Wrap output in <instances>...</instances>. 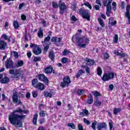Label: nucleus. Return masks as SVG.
Wrapping results in <instances>:
<instances>
[{
	"label": "nucleus",
	"instance_id": "nucleus-57",
	"mask_svg": "<svg viewBox=\"0 0 130 130\" xmlns=\"http://www.w3.org/2000/svg\"><path fill=\"white\" fill-rule=\"evenodd\" d=\"M9 74H10V75H15V70L11 69L9 71Z\"/></svg>",
	"mask_w": 130,
	"mask_h": 130
},
{
	"label": "nucleus",
	"instance_id": "nucleus-48",
	"mask_svg": "<svg viewBox=\"0 0 130 130\" xmlns=\"http://www.w3.org/2000/svg\"><path fill=\"white\" fill-rule=\"evenodd\" d=\"M52 7L54 8V9H57V8H58V4L55 2H52Z\"/></svg>",
	"mask_w": 130,
	"mask_h": 130
},
{
	"label": "nucleus",
	"instance_id": "nucleus-34",
	"mask_svg": "<svg viewBox=\"0 0 130 130\" xmlns=\"http://www.w3.org/2000/svg\"><path fill=\"white\" fill-rule=\"evenodd\" d=\"M114 54H117V55H119V56H120V57H124V56H125V54H124L123 53H121L116 51H115Z\"/></svg>",
	"mask_w": 130,
	"mask_h": 130
},
{
	"label": "nucleus",
	"instance_id": "nucleus-28",
	"mask_svg": "<svg viewBox=\"0 0 130 130\" xmlns=\"http://www.w3.org/2000/svg\"><path fill=\"white\" fill-rule=\"evenodd\" d=\"M47 114L46 111L43 110H41L39 113V115L41 117H44Z\"/></svg>",
	"mask_w": 130,
	"mask_h": 130
},
{
	"label": "nucleus",
	"instance_id": "nucleus-47",
	"mask_svg": "<svg viewBox=\"0 0 130 130\" xmlns=\"http://www.w3.org/2000/svg\"><path fill=\"white\" fill-rule=\"evenodd\" d=\"M77 93L78 95H83V94H84V90L82 89H79L77 90Z\"/></svg>",
	"mask_w": 130,
	"mask_h": 130
},
{
	"label": "nucleus",
	"instance_id": "nucleus-46",
	"mask_svg": "<svg viewBox=\"0 0 130 130\" xmlns=\"http://www.w3.org/2000/svg\"><path fill=\"white\" fill-rule=\"evenodd\" d=\"M40 60H41V57H35L34 58V61L35 62H37V61H40Z\"/></svg>",
	"mask_w": 130,
	"mask_h": 130
},
{
	"label": "nucleus",
	"instance_id": "nucleus-39",
	"mask_svg": "<svg viewBox=\"0 0 130 130\" xmlns=\"http://www.w3.org/2000/svg\"><path fill=\"white\" fill-rule=\"evenodd\" d=\"M68 125L71 127V128H73V129H76V126L74 123H69Z\"/></svg>",
	"mask_w": 130,
	"mask_h": 130
},
{
	"label": "nucleus",
	"instance_id": "nucleus-26",
	"mask_svg": "<svg viewBox=\"0 0 130 130\" xmlns=\"http://www.w3.org/2000/svg\"><path fill=\"white\" fill-rule=\"evenodd\" d=\"M82 74H85V71L83 70H79L76 75V78H80Z\"/></svg>",
	"mask_w": 130,
	"mask_h": 130
},
{
	"label": "nucleus",
	"instance_id": "nucleus-61",
	"mask_svg": "<svg viewBox=\"0 0 130 130\" xmlns=\"http://www.w3.org/2000/svg\"><path fill=\"white\" fill-rule=\"evenodd\" d=\"M21 19L23 20H26L27 19V17L25 16V15L22 14V15H21Z\"/></svg>",
	"mask_w": 130,
	"mask_h": 130
},
{
	"label": "nucleus",
	"instance_id": "nucleus-44",
	"mask_svg": "<svg viewBox=\"0 0 130 130\" xmlns=\"http://www.w3.org/2000/svg\"><path fill=\"white\" fill-rule=\"evenodd\" d=\"M43 45L44 46H45L44 48V51L45 52H47L48 49H49V45H46V44H45V45Z\"/></svg>",
	"mask_w": 130,
	"mask_h": 130
},
{
	"label": "nucleus",
	"instance_id": "nucleus-3",
	"mask_svg": "<svg viewBox=\"0 0 130 130\" xmlns=\"http://www.w3.org/2000/svg\"><path fill=\"white\" fill-rule=\"evenodd\" d=\"M79 13L80 15L82 16V18H83V19H86L87 21H90V18L91 16H90V13H89V11L83 9H80L79 10Z\"/></svg>",
	"mask_w": 130,
	"mask_h": 130
},
{
	"label": "nucleus",
	"instance_id": "nucleus-1",
	"mask_svg": "<svg viewBox=\"0 0 130 130\" xmlns=\"http://www.w3.org/2000/svg\"><path fill=\"white\" fill-rule=\"evenodd\" d=\"M29 113V111L25 110H22V109L18 108L16 110H14L13 112L10 114L9 116V120L11 123L17 127H22L23 124L22 123V119L23 117H25L24 115H19L15 113Z\"/></svg>",
	"mask_w": 130,
	"mask_h": 130
},
{
	"label": "nucleus",
	"instance_id": "nucleus-10",
	"mask_svg": "<svg viewBox=\"0 0 130 130\" xmlns=\"http://www.w3.org/2000/svg\"><path fill=\"white\" fill-rule=\"evenodd\" d=\"M4 75L1 74H0V82L2 84H7L10 82V79L8 77L5 76L4 78Z\"/></svg>",
	"mask_w": 130,
	"mask_h": 130
},
{
	"label": "nucleus",
	"instance_id": "nucleus-18",
	"mask_svg": "<svg viewBox=\"0 0 130 130\" xmlns=\"http://www.w3.org/2000/svg\"><path fill=\"white\" fill-rule=\"evenodd\" d=\"M107 126V124L106 123L103 122L98 124V128L102 129V128H105Z\"/></svg>",
	"mask_w": 130,
	"mask_h": 130
},
{
	"label": "nucleus",
	"instance_id": "nucleus-58",
	"mask_svg": "<svg viewBox=\"0 0 130 130\" xmlns=\"http://www.w3.org/2000/svg\"><path fill=\"white\" fill-rule=\"evenodd\" d=\"M109 125L110 126V129L112 130L113 127V124L111 122H109Z\"/></svg>",
	"mask_w": 130,
	"mask_h": 130
},
{
	"label": "nucleus",
	"instance_id": "nucleus-25",
	"mask_svg": "<svg viewBox=\"0 0 130 130\" xmlns=\"http://www.w3.org/2000/svg\"><path fill=\"white\" fill-rule=\"evenodd\" d=\"M54 52L53 51H50L49 54V57L50 58V59L52 60H54Z\"/></svg>",
	"mask_w": 130,
	"mask_h": 130
},
{
	"label": "nucleus",
	"instance_id": "nucleus-31",
	"mask_svg": "<svg viewBox=\"0 0 130 130\" xmlns=\"http://www.w3.org/2000/svg\"><path fill=\"white\" fill-rule=\"evenodd\" d=\"M92 93L94 96H95V98L96 97H98V96H101V93H100L99 92H98L97 90L92 91Z\"/></svg>",
	"mask_w": 130,
	"mask_h": 130
},
{
	"label": "nucleus",
	"instance_id": "nucleus-49",
	"mask_svg": "<svg viewBox=\"0 0 130 130\" xmlns=\"http://www.w3.org/2000/svg\"><path fill=\"white\" fill-rule=\"evenodd\" d=\"M69 53H71V51H68L67 50H64L63 52V55H68Z\"/></svg>",
	"mask_w": 130,
	"mask_h": 130
},
{
	"label": "nucleus",
	"instance_id": "nucleus-60",
	"mask_svg": "<svg viewBox=\"0 0 130 130\" xmlns=\"http://www.w3.org/2000/svg\"><path fill=\"white\" fill-rule=\"evenodd\" d=\"M87 74L90 75V68L87 67L85 70Z\"/></svg>",
	"mask_w": 130,
	"mask_h": 130
},
{
	"label": "nucleus",
	"instance_id": "nucleus-6",
	"mask_svg": "<svg viewBox=\"0 0 130 130\" xmlns=\"http://www.w3.org/2000/svg\"><path fill=\"white\" fill-rule=\"evenodd\" d=\"M12 98V101L15 104H17V103H18V105H21L22 104V101L18 98V92L17 91H15L13 92V95Z\"/></svg>",
	"mask_w": 130,
	"mask_h": 130
},
{
	"label": "nucleus",
	"instance_id": "nucleus-43",
	"mask_svg": "<svg viewBox=\"0 0 130 130\" xmlns=\"http://www.w3.org/2000/svg\"><path fill=\"white\" fill-rule=\"evenodd\" d=\"M96 124H97V121H94L91 124V127L94 130L96 129Z\"/></svg>",
	"mask_w": 130,
	"mask_h": 130
},
{
	"label": "nucleus",
	"instance_id": "nucleus-29",
	"mask_svg": "<svg viewBox=\"0 0 130 130\" xmlns=\"http://www.w3.org/2000/svg\"><path fill=\"white\" fill-rule=\"evenodd\" d=\"M102 57L103 59H107L109 58V55L107 53H104L102 54Z\"/></svg>",
	"mask_w": 130,
	"mask_h": 130
},
{
	"label": "nucleus",
	"instance_id": "nucleus-42",
	"mask_svg": "<svg viewBox=\"0 0 130 130\" xmlns=\"http://www.w3.org/2000/svg\"><path fill=\"white\" fill-rule=\"evenodd\" d=\"M83 122H84V123H86V124H87V125H89V124H91V122L89 120H88L86 118H84L83 119Z\"/></svg>",
	"mask_w": 130,
	"mask_h": 130
},
{
	"label": "nucleus",
	"instance_id": "nucleus-51",
	"mask_svg": "<svg viewBox=\"0 0 130 130\" xmlns=\"http://www.w3.org/2000/svg\"><path fill=\"white\" fill-rule=\"evenodd\" d=\"M107 7V11L106 12H111V5H108V6H105Z\"/></svg>",
	"mask_w": 130,
	"mask_h": 130
},
{
	"label": "nucleus",
	"instance_id": "nucleus-12",
	"mask_svg": "<svg viewBox=\"0 0 130 130\" xmlns=\"http://www.w3.org/2000/svg\"><path fill=\"white\" fill-rule=\"evenodd\" d=\"M85 61L86 66H94V63H95V61H94L93 60L88 58L85 59Z\"/></svg>",
	"mask_w": 130,
	"mask_h": 130
},
{
	"label": "nucleus",
	"instance_id": "nucleus-24",
	"mask_svg": "<svg viewBox=\"0 0 130 130\" xmlns=\"http://www.w3.org/2000/svg\"><path fill=\"white\" fill-rule=\"evenodd\" d=\"M38 36L39 37V38H43V30L41 27L40 28V30L38 32Z\"/></svg>",
	"mask_w": 130,
	"mask_h": 130
},
{
	"label": "nucleus",
	"instance_id": "nucleus-19",
	"mask_svg": "<svg viewBox=\"0 0 130 130\" xmlns=\"http://www.w3.org/2000/svg\"><path fill=\"white\" fill-rule=\"evenodd\" d=\"M37 118H38V114H35L32 119V122L35 125H37Z\"/></svg>",
	"mask_w": 130,
	"mask_h": 130
},
{
	"label": "nucleus",
	"instance_id": "nucleus-7",
	"mask_svg": "<svg viewBox=\"0 0 130 130\" xmlns=\"http://www.w3.org/2000/svg\"><path fill=\"white\" fill-rule=\"evenodd\" d=\"M70 84H71V78H70V76H66L63 79V82L61 83L60 86L62 88H64L66 86L69 87Z\"/></svg>",
	"mask_w": 130,
	"mask_h": 130
},
{
	"label": "nucleus",
	"instance_id": "nucleus-36",
	"mask_svg": "<svg viewBox=\"0 0 130 130\" xmlns=\"http://www.w3.org/2000/svg\"><path fill=\"white\" fill-rule=\"evenodd\" d=\"M95 105H98V106H100L101 105V102H99V100L98 97L95 98V100L94 101Z\"/></svg>",
	"mask_w": 130,
	"mask_h": 130
},
{
	"label": "nucleus",
	"instance_id": "nucleus-35",
	"mask_svg": "<svg viewBox=\"0 0 130 130\" xmlns=\"http://www.w3.org/2000/svg\"><path fill=\"white\" fill-rule=\"evenodd\" d=\"M38 84V80L37 79H35L32 81V85L35 88V86H37Z\"/></svg>",
	"mask_w": 130,
	"mask_h": 130
},
{
	"label": "nucleus",
	"instance_id": "nucleus-14",
	"mask_svg": "<svg viewBox=\"0 0 130 130\" xmlns=\"http://www.w3.org/2000/svg\"><path fill=\"white\" fill-rule=\"evenodd\" d=\"M35 88L36 89H38V90H39L40 91H43V90H44V84L39 82L37 84V85L35 86Z\"/></svg>",
	"mask_w": 130,
	"mask_h": 130
},
{
	"label": "nucleus",
	"instance_id": "nucleus-41",
	"mask_svg": "<svg viewBox=\"0 0 130 130\" xmlns=\"http://www.w3.org/2000/svg\"><path fill=\"white\" fill-rule=\"evenodd\" d=\"M70 20H71V21L73 22H77L78 21V18H76L75 15H73L71 17Z\"/></svg>",
	"mask_w": 130,
	"mask_h": 130
},
{
	"label": "nucleus",
	"instance_id": "nucleus-38",
	"mask_svg": "<svg viewBox=\"0 0 130 130\" xmlns=\"http://www.w3.org/2000/svg\"><path fill=\"white\" fill-rule=\"evenodd\" d=\"M59 8L60 9H65L66 10L67 9V6H66V4H64V3H63L59 5Z\"/></svg>",
	"mask_w": 130,
	"mask_h": 130
},
{
	"label": "nucleus",
	"instance_id": "nucleus-2",
	"mask_svg": "<svg viewBox=\"0 0 130 130\" xmlns=\"http://www.w3.org/2000/svg\"><path fill=\"white\" fill-rule=\"evenodd\" d=\"M76 45L81 48H85L86 44H89L90 40L87 37H77L76 38Z\"/></svg>",
	"mask_w": 130,
	"mask_h": 130
},
{
	"label": "nucleus",
	"instance_id": "nucleus-22",
	"mask_svg": "<svg viewBox=\"0 0 130 130\" xmlns=\"http://www.w3.org/2000/svg\"><path fill=\"white\" fill-rule=\"evenodd\" d=\"M24 65V62L22 60H19L16 63V67L17 68H20V67H23Z\"/></svg>",
	"mask_w": 130,
	"mask_h": 130
},
{
	"label": "nucleus",
	"instance_id": "nucleus-33",
	"mask_svg": "<svg viewBox=\"0 0 130 130\" xmlns=\"http://www.w3.org/2000/svg\"><path fill=\"white\" fill-rule=\"evenodd\" d=\"M97 73L98 76H100V77L101 76V75H102V69H101V67H98Z\"/></svg>",
	"mask_w": 130,
	"mask_h": 130
},
{
	"label": "nucleus",
	"instance_id": "nucleus-17",
	"mask_svg": "<svg viewBox=\"0 0 130 130\" xmlns=\"http://www.w3.org/2000/svg\"><path fill=\"white\" fill-rule=\"evenodd\" d=\"M44 72L46 74H51V73H52V67L49 66L47 67L44 69Z\"/></svg>",
	"mask_w": 130,
	"mask_h": 130
},
{
	"label": "nucleus",
	"instance_id": "nucleus-20",
	"mask_svg": "<svg viewBox=\"0 0 130 130\" xmlns=\"http://www.w3.org/2000/svg\"><path fill=\"white\" fill-rule=\"evenodd\" d=\"M55 44L57 46H60V45H62V43H61V39L57 38Z\"/></svg>",
	"mask_w": 130,
	"mask_h": 130
},
{
	"label": "nucleus",
	"instance_id": "nucleus-5",
	"mask_svg": "<svg viewBox=\"0 0 130 130\" xmlns=\"http://www.w3.org/2000/svg\"><path fill=\"white\" fill-rule=\"evenodd\" d=\"M114 76H116V74L113 72H111L107 74H104L102 78L103 81H109L111 79L114 78Z\"/></svg>",
	"mask_w": 130,
	"mask_h": 130
},
{
	"label": "nucleus",
	"instance_id": "nucleus-55",
	"mask_svg": "<svg viewBox=\"0 0 130 130\" xmlns=\"http://www.w3.org/2000/svg\"><path fill=\"white\" fill-rule=\"evenodd\" d=\"M57 38L56 37H54V38H52L51 40V42H53L54 44H55V42L56 41V39H57Z\"/></svg>",
	"mask_w": 130,
	"mask_h": 130
},
{
	"label": "nucleus",
	"instance_id": "nucleus-13",
	"mask_svg": "<svg viewBox=\"0 0 130 130\" xmlns=\"http://www.w3.org/2000/svg\"><path fill=\"white\" fill-rule=\"evenodd\" d=\"M54 94H55V92L54 91H53V90H51L50 92H48V91H45L44 92V95L45 97H50V98H51V97H52L53 95H54Z\"/></svg>",
	"mask_w": 130,
	"mask_h": 130
},
{
	"label": "nucleus",
	"instance_id": "nucleus-30",
	"mask_svg": "<svg viewBox=\"0 0 130 130\" xmlns=\"http://www.w3.org/2000/svg\"><path fill=\"white\" fill-rule=\"evenodd\" d=\"M50 40V36H48L47 37H46L44 39V42H42L43 45H45L46 44V42H48Z\"/></svg>",
	"mask_w": 130,
	"mask_h": 130
},
{
	"label": "nucleus",
	"instance_id": "nucleus-27",
	"mask_svg": "<svg viewBox=\"0 0 130 130\" xmlns=\"http://www.w3.org/2000/svg\"><path fill=\"white\" fill-rule=\"evenodd\" d=\"M121 111V109L120 108H114L113 110V112H114V114H115V115H117V113H118V112H120Z\"/></svg>",
	"mask_w": 130,
	"mask_h": 130
},
{
	"label": "nucleus",
	"instance_id": "nucleus-32",
	"mask_svg": "<svg viewBox=\"0 0 130 130\" xmlns=\"http://www.w3.org/2000/svg\"><path fill=\"white\" fill-rule=\"evenodd\" d=\"M11 54L12 56H14L15 58H18V57H19V54L16 51H12Z\"/></svg>",
	"mask_w": 130,
	"mask_h": 130
},
{
	"label": "nucleus",
	"instance_id": "nucleus-21",
	"mask_svg": "<svg viewBox=\"0 0 130 130\" xmlns=\"http://www.w3.org/2000/svg\"><path fill=\"white\" fill-rule=\"evenodd\" d=\"M111 3H112V0H104L103 2L104 6H111Z\"/></svg>",
	"mask_w": 130,
	"mask_h": 130
},
{
	"label": "nucleus",
	"instance_id": "nucleus-23",
	"mask_svg": "<svg viewBox=\"0 0 130 130\" xmlns=\"http://www.w3.org/2000/svg\"><path fill=\"white\" fill-rule=\"evenodd\" d=\"M87 103L88 104H92V103H93V96H92L91 94L88 95Z\"/></svg>",
	"mask_w": 130,
	"mask_h": 130
},
{
	"label": "nucleus",
	"instance_id": "nucleus-8",
	"mask_svg": "<svg viewBox=\"0 0 130 130\" xmlns=\"http://www.w3.org/2000/svg\"><path fill=\"white\" fill-rule=\"evenodd\" d=\"M21 75L22 74L20 72V70H16L15 71V74L12 76L11 78L13 79V80H15V81H18L20 79V77H21Z\"/></svg>",
	"mask_w": 130,
	"mask_h": 130
},
{
	"label": "nucleus",
	"instance_id": "nucleus-9",
	"mask_svg": "<svg viewBox=\"0 0 130 130\" xmlns=\"http://www.w3.org/2000/svg\"><path fill=\"white\" fill-rule=\"evenodd\" d=\"M38 78L40 81H43L46 85H48V79L44 74L38 75Z\"/></svg>",
	"mask_w": 130,
	"mask_h": 130
},
{
	"label": "nucleus",
	"instance_id": "nucleus-53",
	"mask_svg": "<svg viewBox=\"0 0 130 130\" xmlns=\"http://www.w3.org/2000/svg\"><path fill=\"white\" fill-rule=\"evenodd\" d=\"M61 61L62 63H66V62H68V58L67 57H63L62 58Z\"/></svg>",
	"mask_w": 130,
	"mask_h": 130
},
{
	"label": "nucleus",
	"instance_id": "nucleus-59",
	"mask_svg": "<svg viewBox=\"0 0 130 130\" xmlns=\"http://www.w3.org/2000/svg\"><path fill=\"white\" fill-rule=\"evenodd\" d=\"M78 129L79 130H84L83 128V125L82 124H79L78 125Z\"/></svg>",
	"mask_w": 130,
	"mask_h": 130
},
{
	"label": "nucleus",
	"instance_id": "nucleus-45",
	"mask_svg": "<svg viewBox=\"0 0 130 130\" xmlns=\"http://www.w3.org/2000/svg\"><path fill=\"white\" fill-rule=\"evenodd\" d=\"M117 41H118V35H117V34H115L114 38V43H117Z\"/></svg>",
	"mask_w": 130,
	"mask_h": 130
},
{
	"label": "nucleus",
	"instance_id": "nucleus-4",
	"mask_svg": "<svg viewBox=\"0 0 130 130\" xmlns=\"http://www.w3.org/2000/svg\"><path fill=\"white\" fill-rule=\"evenodd\" d=\"M30 47L33 48V53L34 54H36V55H39V54H41V52H42L41 48H39V46L36 44H31Z\"/></svg>",
	"mask_w": 130,
	"mask_h": 130
},
{
	"label": "nucleus",
	"instance_id": "nucleus-15",
	"mask_svg": "<svg viewBox=\"0 0 130 130\" xmlns=\"http://www.w3.org/2000/svg\"><path fill=\"white\" fill-rule=\"evenodd\" d=\"M8 44L6 42L1 40L0 41V49L1 50H4L5 49L6 47H7Z\"/></svg>",
	"mask_w": 130,
	"mask_h": 130
},
{
	"label": "nucleus",
	"instance_id": "nucleus-40",
	"mask_svg": "<svg viewBox=\"0 0 130 130\" xmlns=\"http://www.w3.org/2000/svg\"><path fill=\"white\" fill-rule=\"evenodd\" d=\"M98 21H99L100 24L101 26V27H104V22H103V20L101 19V18H99Z\"/></svg>",
	"mask_w": 130,
	"mask_h": 130
},
{
	"label": "nucleus",
	"instance_id": "nucleus-37",
	"mask_svg": "<svg viewBox=\"0 0 130 130\" xmlns=\"http://www.w3.org/2000/svg\"><path fill=\"white\" fill-rule=\"evenodd\" d=\"M13 26L15 28V29H18L20 26L19 25V23H18V21H14L13 22Z\"/></svg>",
	"mask_w": 130,
	"mask_h": 130
},
{
	"label": "nucleus",
	"instance_id": "nucleus-54",
	"mask_svg": "<svg viewBox=\"0 0 130 130\" xmlns=\"http://www.w3.org/2000/svg\"><path fill=\"white\" fill-rule=\"evenodd\" d=\"M84 5H85V6H86V7L89 8V9H90V10L92 9V6H91V4H90L89 3H85Z\"/></svg>",
	"mask_w": 130,
	"mask_h": 130
},
{
	"label": "nucleus",
	"instance_id": "nucleus-64",
	"mask_svg": "<svg viewBox=\"0 0 130 130\" xmlns=\"http://www.w3.org/2000/svg\"><path fill=\"white\" fill-rule=\"evenodd\" d=\"M6 99H7V96H6V95H5V94H2V100L5 101Z\"/></svg>",
	"mask_w": 130,
	"mask_h": 130
},
{
	"label": "nucleus",
	"instance_id": "nucleus-16",
	"mask_svg": "<svg viewBox=\"0 0 130 130\" xmlns=\"http://www.w3.org/2000/svg\"><path fill=\"white\" fill-rule=\"evenodd\" d=\"M126 12L125 13V17L128 19V22L129 24H130V13H129V10H130V5L127 6L126 8Z\"/></svg>",
	"mask_w": 130,
	"mask_h": 130
},
{
	"label": "nucleus",
	"instance_id": "nucleus-11",
	"mask_svg": "<svg viewBox=\"0 0 130 130\" xmlns=\"http://www.w3.org/2000/svg\"><path fill=\"white\" fill-rule=\"evenodd\" d=\"M6 69H14V62L11 60H8L5 63Z\"/></svg>",
	"mask_w": 130,
	"mask_h": 130
},
{
	"label": "nucleus",
	"instance_id": "nucleus-50",
	"mask_svg": "<svg viewBox=\"0 0 130 130\" xmlns=\"http://www.w3.org/2000/svg\"><path fill=\"white\" fill-rule=\"evenodd\" d=\"M32 94L34 98H36V97H37V94H38V92L34 91L32 92Z\"/></svg>",
	"mask_w": 130,
	"mask_h": 130
},
{
	"label": "nucleus",
	"instance_id": "nucleus-63",
	"mask_svg": "<svg viewBox=\"0 0 130 130\" xmlns=\"http://www.w3.org/2000/svg\"><path fill=\"white\" fill-rule=\"evenodd\" d=\"M2 38H4L5 40H7L9 38L7 35L4 34L2 36Z\"/></svg>",
	"mask_w": 130,
	"mask_h": 130
},
{
	"label": "nucleus",
	"instance_id": "nucleus-56",
	"mask_svg": "<svg viewBox=\"0 0 130 130\" xmlns=\"http://www.w3.org/2000/svg\"><path fill=\"white\" fill-rule=\"evenodd\" d=\"M113 88H114V86H113V84H111L109 86L110 91H112V90H113Z\"/></svg>",
	"mask_w": 130,
	"mask_h": 130
},
{
	"label": "nucleus",
	"instance_id": "nucleus-52",
	"mask_svg": "<svg viewBox=\"0 0 130 130\" xmlns=\"http://www.w3.org/2000/svg\"><path fill=\"white\" fill-rule=\"evenodd\" d=\"M83 112H84V115H85V116H88V114L89 113V111H88V110L83 109Z\"/></svg>",
	"mask_w": 130,
	"mask_h": 130
},
{
	"label": "nucleus",
	"instance_id": "nucleus-62",
	"mask_svg": "<svg viewBox=\"0 0 130 130\" xmlns=\"http://www.w3.org/2000/svg\"><path fill=\"white\" fill-rule=\"evenodd\" d=\"M23 6H25V4L24 3H21L19 5V10H21Z\"/></svg>",
	"mask_w": 130,
	"mask_h": 130
}]
</instances>
